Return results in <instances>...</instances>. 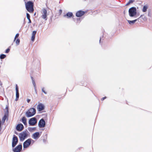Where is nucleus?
<instances>
[{
    "instance_id": "f257e3e1",
    "label": "nucleus",
    "mask_w": 152,
    "mask_h": 152,
    "mask_svg": "<svg viewBox=\"0 0 152 152\" xmlns=\"http://www.w3.org/2000/svg\"><path fill=\"white\" fill-rule=\"evenodd\" d=\"M29 135V133L28 131H25L20 133L19 135L20 140L23 141Z\"/></svg>"
},
{
    "instance_id": "f03ea898",
    "label": "nucleus",
    "mask_w": 152,
    "mask_h": 152,
    "mask_svg": "<svg viewBox=\"0 0 152 152\" xmlns=\"http://www.w3.org/2000/svg\"><path fill=\"white\" fill-rule=\"evenodd\" d=\"M26 7L27 11L33 13L34 12V4L31 1L27 2L25 4Z\"/></svg>"
},
{
    "instance_id": "7ed1b4c3",
    "label": "nucleus",
    "mask_w": 152,
    "mask_h": 152,
    "mask_svg": "<svg viewBox=\"0 0 152 152\" xmlns=\"http://www.w3.org/2000/svg\"><path fill=\"white\" fill-rule=\"evenodd\" d=\"M36 113V109L34 108H31L26 112V115L27 117H29L33 116Z\"/></svg>"
},
{
    "instance_id": "20e7f679",
    "label": "nucleus",
    "mask_w": 152,
    "mask_h": 152,
    "mask_svg": "<svg viewBox=\"0 0 152 152\" xmlns=\"http://www.w3.org/2000/svg\"><path fill=\"white\" fill-rule=\"evenodd\" d=\"M34 142V141L31 138L27 139L23 143V148H28L31 145L32 142L33 143Z\"/></svg>"
},
{
    "instance_id": "39448f33",
    "label": "nucleus",
    "mask_w": 152,
    "mask_h": 152,
    "mask_svg": "<svg viewBox=\"0 0 152 152\" xmlns=\"http://www.w3.org/2000/svg\"><path fill=\"white\" fill-rule=\"evenodd\" d=\"M129 15L131 17H133L136 14V9L134 7H132L129 10Z\"/></svg>"
},
{
    "instance_id": "423d86ee",
    "label": "nucleus",
    "mask_w": 152,
    "mask_h": 152,
    "mask_svg": "<svg viewBox=\"0 0 152 152\" xmlns=\"http://www.w3.org/2000/svg\"><path fill=\"white\" fill-rule=\"evenodd\" d=\"M22 145L19 144L16 147H12V151L13 152H20L22 149Z\"/></svg>"
},
{
    "instance_id": "0eeeda50",
    "label": "nucleus",
    "mask_w": 152,
    "mask_h": 152,
    "mask_svg": "<svg viewBox=\"0 0 152 152\" xmlns=\"http://www.w3.org/2000/svg\"><path fill=\"white\" fill-rule=\"evenodd\" d=\"M18 142V139L17 137L14 135L12 140V147H14L17 144Z\"/></svg>"
},
{
    "instance_id": "6e6552de",
    "label": "nucleus",
    "mask_w": 152,
    "mask_h": 152,
    "mask_svg": "<svg viewBox=\"0 0 152 152\" xmlns=\"http://www.w3.org/2000/svg\"><path fill=\"white\" fill-rule=\"evenodd\" d=\"M30 126H34L37 123V120L36 118L33 117L30 118L28 122Z\"/></svg>"
},
{
    "instance_id": "1a4fd4ad",
    "label": "nucleus",
    "mask_w": 152,
    "mask_h": 152,
    "mask_svg": "<svg viewBox=\"0 0 152 152\" xmlns=\"http://www.w3.org/2000/svg\"><path fill=\"white\" fill-rule=\"evenodd\" d=\"M5 110H6V112H5V115L3 118L2 120V123H4L5 120L6 119V118L8 117V113H9V111H8V107L7 106L6 107Z\"/></svg>"
},
{
    "instance_id": "9d476101",
    "label": "nucleus",
    "mask_w": 152,
    "mask_h": 152,
    "mask_svg": "<svg viewBox=\"0 0 152 152\" xmlns=\"http://www.w3.org/2000/svg\"><path fill=\"white\" fill-rule=\"evenodd\" d=\"M45 125V123L44 120L42 119L40 120L38 123V125L40 128L44 127Z\"/></svg>"
},
{
    "instance_id": "9b49d317",
    "label": "nucleus",
    "mask_w": 152,
    "mask_h": 152,
    "mask_svg": "<svg viewBox=\"0 0 152 152\" xmlns=\"http://www.w3.org/2000/svg\"><path fill=\"white\" fill-rule=\"evenodd\" d=\"M37 109L38 111H40L44 110L45 109V105L44 104L39 103L37 106Z\"/></svg>"
},
{
    "instance_id": "f8f14e48",
    "label": "nucleus",
    "mask_w": 152,
    "mask_h": 152,
    "mask_svg": "<svg viewBox=\"0 0 152 152\" xmlns=\"http://www.w3.org/2000/svg\"><path fill=\"white\" fill-rule=\"evenodd\" d=\"M42 18L44 19H45V20H47V11L44 8L42 9Z\"/></svg>"
},
{
    "instance_id": "ddd939ff",
    "label": "nucleus",
    "mask_w": 152,
    "mask_h": 152,
    "mask_svg": "<svg viewBox=\"0 0 152 152\" xmlns=\"http://www.w3.org/2000/svg\"><path fill=\"white\" fill-rule=\"evenodd\" d=\"M24 129V126L21 124H18L16 126V130L19 131L20 132L23 130Z\"/></svg>"
},
{
    "instance_id": "4468645a",
    "label": "nucleus",
    "mask_w": 152,
    "mask_h": 152,
    "mask_svg": "<svg viewBox=\"0 0 152 152\" xmlns=\"http://www.w3.org/2000/svg\"><path fill=\"white\" fill-rule=\"evenodd\" d=\"M40 136L39 133L38 132H37L33 134L32 136V137L33 139L35 140H37L39 138Z\"/></svg>"
},
{
    "instance_id": "2eb2a0df",
    "label": "nucleus",
    "mask_w": 152,
    "mask_h": 152,
    "mask_svg": "<svg viewBox=\"0 0 152 152\" xmlns=\"http://www.w3.org/2000/svg\"><path fill=\"white\" fill-rule=\"evenodd\" d=\"M84 14L85 12L84 11L80 10L76 12V15L77 17H81Z\"/></svg>"
},
{
    "instance_id": "dca6fc26",
    "label": "nucleus",
    "mask_w": 152,
    "mask_h": 152,
    "mask_svg": "<svg viewBox=\"0 0 152 152\" xmlns=\"http://www.w3.org/2000/svg\"><path fill=\"white\" fill-rule=\"evenodd\" d=\"M16 98L15 99V100L17 101L19 97V93L18 91V88L17 85H16Z\"/></svg>"
},
{
    "instance_id": "f3484780",
    "label": "nucleus",
    "mask_w": 152,
    "mask_h": 152,
    "mask_svg": "<svg viewBox=\"0 0 152 152\" xmlns=\"http://www.w3.org/2000/svg\"><path fill=\"white\" fill-rule=\"evenodd\" d=\"M22 121L24 125H26L27 124V120L26 118L25 117H23L22 119Z\"/></svg>"
},
{
    "instance_id": "a211bd4d",
    "label": "nucleus",
    "mask_w": 152,
    "mask_h": 152,
    "mask_svg": "<svg viewBox=\"0 0 152 152\" xmlns=\"http://www.w3.org/2000/svg\"><path fill=\"white\" fill-rule=\"evenodd\" d=\"M73 15V14L72 12H68L66 13V15H65L64 16H67V18H69L71 17Z\"/></svg>"
},
{
    "instance_id": "6ab92c4d",
    "label": "nucleus",
    "mask_w": 152,
    "mask_h": 152,
    "mask_svg": "<svg viewBox=\"0 0 152 152\" xmlns=\"http://www.w3.org/2000/svg\"><path fill=\"white\" fill-rule=\"evenodd\" d=\"M148 8V6L147 5H144L143 6L142 9V11L144 12H146L147 11V10Z\"/></svg>"
},
{
    "instance_id": "aec40b11",
    "label": "nucleus",
    "mask_w": 152,
    "mask_h": 152,
    "mask_svg": "<svg viewBox=\"0 0 152 152\" xmlns=\"http://www.w3.org/2000/svg\"><path fill=\"white\" fill-rule=\"evenodd\" d=\"M27 17V18L29 20L28 23H31V20L30 19V15L28 13L26 14Z\"/></svg>"
},
{
    "instance_id": "412c9836",
    "label": "nucleus",
    "mask_w": 152,
    "mask_h": 152,
    "mask_svg": "<svg viewBox=\"0 0 152 152\" xmlns=\"http://www.w3.org/2000/svg\"><path fill=\"white\" fill-rule=\"evenodd\" d=\"M137 20L136 19L134 20H128V22L129 23V24H133L135 22L137 21Z\"/></svg>"
},
{
    "instance_id": "4be33fe9",
    "label": "nucleus",
    "mask_w": 152,
    "mask_h": 152,
    "mask_svg": "<svg viewBox=\"0 0 152 152\" xmlns=\"http://www.w3.org/2000/svg\"><path fill=\"white\" fill-rule=\"evenodd\" d=\"M31 79L32 80V82L33 84L34 87L35 88H36V83H35V81H34V80L33 78L32 77H31Z\"/></svg>"
},
{
    "instance_id": "5701e85b",
    "label": "nucleus",
    "mask_w": 152,
    "mask_h": 152,
    "mask_svg": "<svg viewBox=\"0 0 152 152\" xmlns=\"http://www.w3.org/2000/svg\"><path fill=\"white\" fill-rule=\"evenodd\" d=\"M134 1V0H129V2L126 4V5H128L130 3H133Z\"/></svg>"
},
{
    "instance_id": "b1692460",
    "label": "nucleus",
    "mask_w": 152,
    "mask_h": 152,
    "mask_svg": "<svg viewBox=\"0 0 152 152\" xmlns=\"http://www.w3.org/2000/svg\"><path fill=\"white\" fill-rule=\"evenodd\" d=\"M5 57L6 55L3 54L1 55L0 56V58L1 59L4 58Z\"/></svg>"
},
{
    "instance_id": "393cba45",
    "label": "nucleus",
    "mask_w": 152,
    "mask_h": 152,
    "mask_svg": "<svg viewBox=\"0 0 152 152\" xmlns=\"http://www.w3.org/2000/svg\"><path fill=\"white\" fill-rule=\"evenodd\" d=\"M20 42V39H17L16 41V43L17 45H18L19 44Z\"/></svg>"
},
{
    "instance_id": "a878e982",
    "label": "nucleus",
    "mask_w": 152,
    "mask_h": 152,
    "mask_svg": "<svg viewBox=\"0 0 152 152\" xmlns=\"http://www.w3.org/2000/svg\"><path fill=\"white\" fill-rule=\"evenodd\" d=\"M35 38V36L32 35L31 37V40L32 41H34V40Z\"/></svg>"
},
{
    "instance_id": "bb28decb",
    "label": "nucleus",
    "mask_w": 152,
    "mask_h": 152,
    "mask_svg": "<svg viewBox=\"0 0 152 152\" xmlns=\"http://www.w3.org/2000/svg\"><path fill=\"white\" fill-rule=\"evenodd\" d=\"M37 33V31H33L32 33V35L35 36Z\"/></svg>"
},
{
    "instance_id": "cd10ccee",
    "label": "nucleus",
    "mask_w": 152,
    "mask_h": 152,
    "mask_svg": "<svg viewBox=\"0 0 152 152\" xmlns=\"http://www.w3.org/2000/svg\"><path fill=\"white\" fill-rule=\"evenodd\" d=\"M62 10H60L59 11L58 13L59 15H61L62 13Z\"/></svg>"
},
{
    "instance_id": "c85d7f7f",
    "label": "nucleus",
    "mask_w": 152,
    "mask_h": 152,
    "mask_svg": "<svg viewBox=\"0 0 152 152\" xmlns=\"http://www.w3.org/2000/svg\"><path fill=\"white\" fill-rule=\"evenodd\" d=\"M19 36V34H17L15 37V39L16 38L18 37Z\"/></svg>"
},
{
    "instance_id": "c756f323",
    "label": "nucleus",
    "mask_w": 152,
    "mask_h": 152,
    "mask_svg": "<svg viewBox=\"0 0 152 152\" xmlns=\"http://www.w3.org/2000/svg\"><path fill=\"white\" fill-rule=\"evenodd\" d=\"M10 51V49L9 48H8L6 50V51H5V53H8V52H9V51Z\"/></svg>"
},
{
    "instance_id": "7c9ffc66",
    "label": "nucleus",
    "mask_w": 152,
    "mask_h": 152,
    "mask_svg": "<svg viewBox=\"0 0 152 152\" xmlns=\"http://www.w3.org/2000/svg\"><path fill=\"white\" fill-rule=\"evenodd\" d=\"M106 96H105L103 98H102V99H101V100L102 101H103L104 99H106Z\"/></svg>"
},
{
    "instance_id": "2f4dec72",
    "label": "nucleus",
    "mask_w": 152,
    "mask_h": 152,
    "mask_svg": "<svg viewBox=\"0 0 152 152\" xmlns=\"http://www.w3.org/2000/svg\"><path fill=\"white\" fill-rule=\"evenodd\" d=\"M42 91L44 92L45 94H46L47 92H45L43 88H42Z\"/></svg>"
},
{
    "instance_id": "473e14b6",
    "label": "nucleus",
    "mask_w": 152,
    "mask_h": 152,
    "mask_svg": "<svg viewBox=\"0 0 152 152\" xmlns=\"http://www.w3.org/2000/svg\"><path fill=\"white\" fill-rule=\"evenodd\" d=\"M30 99H27V102L28 103H29V102H30Z\"/></svg>"
},
{
    "instance_id": "72a5a7b5",
    "label": "nucleus",
    "mask_w": 152,
    "mask_h": 152,
    "mask_svg": "<svg viewBox=\"0 0 152 152\" xmlns=\"http://www.w3.org/2000/svg\"><path fill=\"white\" fill-rule=\"evenodd\" d=\"M15 133L17 134H18V133L16 132H15Z\"/></svg>"
}]
</instances>
